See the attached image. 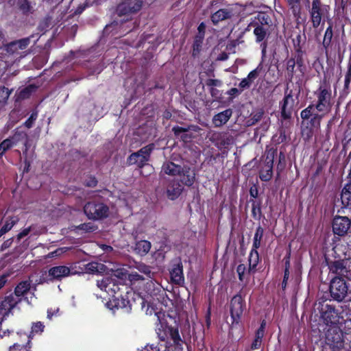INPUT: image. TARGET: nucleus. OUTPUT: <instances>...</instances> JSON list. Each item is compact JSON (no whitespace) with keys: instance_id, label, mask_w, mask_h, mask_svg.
Masks as SVG:
<instances>
[{"instance_id":"1","label":"nucleus","mask_w":351,"mask_h":351,"mask_svg":"<svg viewBox=\"0 0 351 351\" xmlns=\"http://www.w3.org/2000/svg\"><path fill=\"white\" fill-rule=\"evenodd\" d=\"M315 97L314 103L309 104L300 112L302 124L313 129L320 128L324 117L330 112L334 104L330 84L324 78L313 91Z\"/></svg>"},{"instance_id":"2","label":"nucleus","mask_w":351,"mask_h":351,"mask_svg":"<svg viewBox=\"0 0 351 351\" xmlns=\"http://www.w3.org/2000/svg\"><path fill=\"white\" fill-rule=\"evenodd\" d=\"M161 313H156V315L158 317V324L156 326V331L158 339L163 343H157L156 345L152 344L147 346L144 348V351H168V348L171 346L173 343L176 346H181L182 340L180 337L178 326L174 320V326L169 324L167 319H161Z\"/></svg>"},{"instance_id":"3","label":"nucleus","mask_w":351,"mask_h":351,"mask_svg":"<svg viewBox=\"0 0 351 351\" xmlns=\"http://www.w3.org/2000/svg\"><path fill=\"white\" fill-rule=\"evenodd\" d=\"M297 43H294L295 54L286 61V76L289 82H291L296 71L295 67L303 74L305 69L303 51L300 46L301 35L296 36Z\"/></svg>"},{"instance_id":"4","label":"nucleus","mask_w":351,"mask_h":351,"mask_svg":"<svg viewBox=\"0 0 351 351\" xmlns=\"http://www.w3.org/2000/svg\"><path fill=\"white\" fill-rule=\"evenodd\" d=\"M324 351H349L345 346L344 333L338 326H332L325 334Z\"/></svg>"},{"instance_id":"5","label":"nucleus","mask_w":351,"mask_h":351,"mask_svg":"<svg viewBox=\"0 0 351 351\" xmlns=\"http://www.w3.org/2000/svg\"><path fill=\"white\" fill-rule=\"evenodd\" d=\"M143 6V0H121L117 5L115 13L119 17H123L121 23L132 19V16L138 13Z\"/></svg>"},{"instance_id":"6","label":"nucleus","mask_w":351,"mask_h":351,"mask_svg":"<svg viewBox=\"0 0 351 351\" xmlns=\"http://www.w3.org/2000/svg\"><path fill=\"white\" fill-rule=\"evenodd\" d=\"M84 213L89 219L94 221L106 219L109 215V207L99 199H93L85 204Z\"/></svg>"},{"instance_id":"7","label":"nucleus","mask_w":351,"mask_h":351,"mask_svg":"<svg viewBox=\"0 0 351 351\" xmlns=\"http://www.w3.org/2000/svg\"><path fill=\"white\" fill-rule=\"evenodd\" d=\"M308 8L310 21L313 28H317L322 22L328 19L330 7L329 5L323 3L322 0H312Z\"/></svg>"},{"instance_id":"8","label":"nucleus","mask_w":351,"mask_h":351,"mask_svg":"<svg viewBox=\"0 0 351 351\" xmlns=\"http://www.w3.org/2000/svg\"><path fill=\"white\" fill-rule=\"evenodd\" d=\"M154 148L155 145L150 143L141 148L138 151L132 153L127 158L128 165H134L138 169L143 168L150 160L151 154Z\"/></svg>"},{"instance_id":"9","label":"nucleus","mask_w":351,"mask_h":351,"mask_svg":"<svg viewBox=\"0 0 351 351\" xmlns=\"http://www.w3.org/2000/svg\"><path fill=\"white\" fill-rule=\"evenodd\" d=\"M245 301L241 292L234 295L230 303V313L232 319V325H238L241 321L244 310Z\"/></svg>"},{"instance_id":"10","label":"nucleus","mask_w":351,"mask_h":351,"mask_svg":"<svg viewBox=\"0 0 351 351\" xmlns=\"http://www.w3.org/2000/svg\"><path fill=\"white\" fill-rule=\"evenodd\" d=\"M294 104L293 91L289 89V84H287L285 90L284 97L279 103L280 117L283 120H288L291 118Z\"/></svg>"},{"instance_id":"11","label":"nucleus","mask_w":351,"mask_h":351,"mask_svg":"<svg viewBox=\"0 0 351 351\" xmlns=\"http://www.w3.org/2000/svg\"><path fill=\"white\" fill-rule=\"evenodd\" d=\"M330 293L333 300L341 302L348 293V286L346 280L341 277L336 276L333 278L330 284Z\"/></svg>"},{"instance_id":"12","label":"nucleus","mask_w":351,"mask_h":351,"mask_svg":"<svg viewBox=\"0 0 351 351\" xmlns=\"http://www.w3.org/2000/svg\"><path fill=\"white\" fill-rule=\"evenodd\" d=\"M199 130V126L189 125L186 128L178 125L172 128V132L176 138L179 139L184 143H190L195 138V135L191 132H197Z\"/></svg>"},{"instance_id":"13","label":"nucleus","mask_w":351,"mask_h":351,"mask_svg":"<svg viewBox=\"0 0 351 351\" xmlns=\"http://www.w3.org/2000/svg\"><path fill=\"white\" fill-rule=\"evenodd\" d=\"M351 226V220L346 216L336 215L332 223V231L339 236L346 235Z\"/></svg>"},{"instance_id":"14","label":"nucleus","mask_w":351,"mask_h":351,"mask_svg":"<svg viewBox=\"0 0 351 351\" xmlns=\"http://www.w3.org/2000/svg\"><path fill=\"white\" fill-rule=\"evenodd\" d=\"M22 301L21 298H17L13 293L5 295L0 302V311L3 315H8L12 310Z\"/></svg>"},{"instance_id":"15","label":"nucleus","mask_w":351,"mask_h":351,"mask_svg":"<svg viewBox=\"0 0 351 351\" xmlns=\"http://www.w3.org/2000/svg\"><path fill=\"white\" fill-rule=\"evenodd\" d=\"M321 317L326 325L335 324L339 322V313L332 305L326 304L322 306Z\"/></svg>"},{"instance_id":"16","label":"nucleus","mask_w":351,"mask_h":351,"mask_svg":"<svg viewBox=\"0 0 351 351\" xmlns=\"http://www.w3.org/2000/svg\"><path fill=\"white\" fill-rule=\"evenodd\" d=\"M178 176L180 179L178 181L180 182L183 186H192L196 179L195 170L188 165H184L182 167V171L180 173L178 174Z\"/></svg>"},{"instance_id":"17","label":"nucleus","mask_w":351,"mask_h":351,"mask_svg":"<svg viewBox=\"0 0 351 351\" xmlns=\"http://www.w3.org/2000/svg\"><path fill=\"white\" fill-rule=\"evenodd\" d=\"M170 277L172 283L174 285L182 286L184 283L183 265L180 260L173 265L170 270Z\"/></svg>"},{"instance_id":"18","label":"nucleus","mask_w":351,"mask_h":351,"mask_svg":"<svg viewBox=\"0 0 351 351\" xmlns=\"http://www.w3.org/2000/svg\"><path fill=\"white\" fill-rule=\"evenodd\" d=\"M21 137L26 138L27 134L23 132H16L12 137L3 140L0 143V156H2L7 150L16 145L20 141Z\"/></svg>"},{"instance_id":"19","label":"nucleus","mask_w":351,"mask_h":351,"mask_svg":"<svg viewBox=\"0 0 351 351\" xmlns=\"http://www.w3.org/2000/svg\"><path fill=\"white\" fill-rule=\"evenodd\" d=\"M49 276L53 280H61L63 278L72 274L71 269L65 265L52 267L49 269Z\"/></svg>"},{"instance_id":"20","label":"nucleus","mask_w":351,"mask_h":351,"mask_svg":"<svg viewBox=\"0 0 351 351\" xmlns=\"http://www.w3.org/2000/svg\"><path fill=\"white\" fill-rule=\"evenodd\" d=\"M184 186L178 180H172L168 185L167 195L171 200L176 199L183 192Z\"/></svg>"},{"instance_id":"21","label":"nucleus","mask_w":351,"mask_h":351,"mask_svg":"<svg viewBox=\"0 0 351 351\" xmlns=\"http://www.w3.org/2000/svg\"><path fill=\"white\" fill-rule=\"evenodd\" d=\"M232 16L233 13L232 10L221 8L211 14L210 21L214 25H217L221 21L230 19Z\"/></svg>"},{"instance_id":"22","label":"nucleus","mask_w":351,"mask_h":351,"mask_svg":"<svg viewBox=\"0 0 351 351\" xmlns=\"http://www.w3.org/2000/svg\"><path fill=\"white\" fill-rule=\"evenodd\" d=\"M327 263L330 271L333 274H338L339 276H344L346 278H349V275H351V274H348V271L344 265L343 261L339 260L327 262Z\"/></svg>"},{"instance_id":"23","label":"nucleus","mask_w":351,"mask_h":351,"mask_svg":"<svg viewBox=\"0 0 351 351\" xmlns=\"http://www.w3.org/2000/svg\"><path fill=\"white\" fill-rule=\"evenodd\" d=\"M232 114V110L228 108L215 114L213 118V123L215 127H221L226 124Z\"/></svg>"},{"instance_id":"24","label":"nucleus","mask_w":351,"mask_h":351,"mask_svg":"<svg viewBox=\"0 0 351 351\" xmlns=\"http://www.w3.org/2000/svg\"><path fill=\"white\" fill-rule=\"evenodd\" d=\"M328 26L325 30L322 46L325 50V53L328 55V49L331 47L332 40L333 37V23L331 19L328 21Z\"/></svg>"},{"instance_id":"25","label":"nucleus","mask_w":351,"mask_h":351,"mask_svg":"<svg viewBox=\"0 0 351 351\" xmlns=\"http://www.w3.org/2000/svg\"><path fill=\"white\" fill-rule=\"evenodd\" d=\"M182 167L171 161H165L162 165L161 171L170 176H176L180 173Z\"/></svg>"},{"instance_id":"26","label":"nucleus","mask_w":351,"mask_h":351,"mask_svg":"<svg viewBox=\"0 0 351 351\" xmlns=\"http://www.w3.org/2000/svg\"><path fill=\"white\" fill-rule=\"evenodd\" d=\"M125 286V284L121 282V279L112 277V282H110V284L108 285L107 293L112 295L113 298H118V295L122 294L121 287H124Z\"/></svg>"},{"instance_id":"27","label":"nucleus","mask_w":351,"mask_h":351,"mask_svg":"<svg viewBox=\"0 0 351 351\" xmlns=\"http://www.w3.org/2000/svg\"><path fill=\"white\" fill-rule=\"evenodd\" d=\"M258 248L252 247L248 258L249 267L247 274H254L256 271V267L259 263V254L258 252Z\"/></svg>"},{"instance_id":"28","label":"nucleus","mask_w":351,"mask_h":351,"mask_svg":"<svg viewBox=\"0 0 351 351\" xmlns=\"http://www.w3.org/2000/svg\"><path fill=\"white\" fill-rule=\"evenodd\" d=\"M151 247L152 244L149 241L141 240L135 243L134 252L135 254L143 256L149 252Z\"/></svg>"},{"instance_id":"29","label":"nucleus","mask_w":351,"mask_h":351,"mask_svg":"<svg viewBox=\"0 0 351 351\" xmlns=\"http://www.w3.org/2000/svg\"><path fill=\"white\" fill-rule=\"evenodd\" d=\"M250 25L254 27V34L256 36V42L261 43L264 41L269 35V28L263 26L262 25H254L250 23Z\"/></svg>"},{"instance_id":"30","label":"nucleus","mask_w":351,"mask_h":351,"mask_svg":"<svg viewBox=\"0 0 351 351\" xmlns=\"http://www.w3.org/2000/svg\"><path fill=\"white\" fill-rule=\"evenodd\" d=\"M342 204L351 209V181L347 183L343 188L341 193Z\"/></svg>"},{"instance_id":"31","label":"nucleus","mask_w":351,"mask_h":351,"mask_svg":"<svg viewBox=\"0 0 351 351\" xmlns=\"http://www.w3.org/2000/svg\"><path fill=\"white\" fill-rule=\"evenodd\" d=\"M293 17L298 20L301 18L302 7L300 0H287Z\"/></svg>"},{"instance_id":"32","label":"nucleus","mask_w":351,"mask_h":351,"mask_svg":"<svg viewBox=\"0 0 351 351\" xmlns=\"http://www.w3.org/2000/svg\"><path fill=\"white\" fill-rule=\"evenodd\" d=\"M274 165L264 163V167L259 171V178L263 182L269 181L273 176Z\"/></svg>"},{"instance_id":"33","label":"nucleus","mask_w":351,"mask_h":351,"mask_svg":"<svg viewBox=\"0 0 351 351\" xmlns=\"http://www.w3.org/2000/svg\"><path fill=\"white\" fill-rule=\"evenodd\" d=\"M17 216L9 217L7 218L4 225L0 228V238L8 232L19 222Z\"/></svg>"},{"instance_id":"34","label":"nucleus","mask_w":351,"mask_h":351,"mask_svg":"<svg viewBox=\"0 0 351 351\" xmlns=\"http://www.w3.org/2000/svg\"><path fill=\"white\" fill-rule=\"evenodd\" d=\"M30 289V283L27 281H21L15 287L14 294L17 298H23L25 294H27Z\"/></svg>"},{"instance_id":"35","label":"nucleus","mask_w":351,"mask_h":351,"mask_svg":"<svg viewBox=\"0 0 351 351\" xmlns=\"http://www.w3.org/2000/svg\"><path fill=\"white\" fill-rule=\"evenodd\" d=\"M250 202L252 204V216L255 220H260L263 217L261 210V199H250Z\"/></svg>"},{"instance_id":"36","label":"nucleus","mask_w":351,"mask_h":351,"mask_svg":"<svg viewBox=\"0 0 351 351\" xmlns=\"http://www.w3.org/2000/svg\"><path fill=\"white\" fill-rule=\"evenodd\" d=\"M350 83H351V57L349 58L347 71L345 73L344 84L343 87V92L345 94H348L350 90Z\"/></svg>"},{"instance_id":"37","label":"nucleus","mask_w":351,"mask_h":351,"mask_svg":"<svg viewBox=\"0 0 351 351\" xmlns=\"http://www.w3.org/2000/svg\"><path fill=\"white\" fill-rule=\"evenodd\" d=\"M20 335H22V333H19ZM23 335L27 339V342L26 345H22L19 344L18 343H15L13 344V346L10 347V351H30V341H31V337L30 335H27L26 333H23Z\"/></svg>"},{"instance_id":"38","label":"nucleus","mask_w":351,"mask_h":351,"mask_svg":"<svg viewBox=\"0 0 351 351\" xmlns=\"http://www.w3.org/2000/svg\"><path fill=\"white\" fill-rule=\"evenodd\" d=\"M113 300L117 308H125L127 311L132 309L130 300L128 298H125L122 294L118 295V298H113Z\"/></svg>"},{"instance_id":"39","label":"nucleus","mask_w":351,"mask_h":351,"mask_svg":"<svg viewBox=\"0 0 351 351\" xmlns=\"http://www.w3.org/2000/svg\"><path fill=\"white\" fill-rule=\"evenodd\" d=\"M38 86L31 84L23 88L22 90H20L19 93V97L21 99H25L29 98L32 94L36 91Z\"/></svg>"},{"instance_id":"40","label":"nucleus","mask_w":351,"mask_h":351,"mask_svg":"<svg viewBox=\"0 0 351 351\" xmlns=\"http://www.w3.org/2000/svg\"><path fill=\"white\" fill-rule=\"evenodd\" d=\"M264 234V229L260 225L256 228L253 239L252 247L259 248L261 245V241Z\"/></svg>"},{"instance_id":"41","label":"nucleus","mask_w":351,"mask_h":351,"mask_svg":"<svg viewBox=\"0 0 351 351\" xmlns=\"http://www.w3.org/2000/svg\"><path fill=\"white\" fill-rule=\"evenodd\" d=\"M258 22L251 23L254 25H262L263 26L269 28L271 23V20L269 16L265 13H259L258 14Z\"/></svg>"},{"instance_id":"42","label":"nucleus","mask_w":351,"mask_h":351,"mask_svg":"<svg viewBox=\"0 0 351 351\" xmlns=\"http://www.w3.org/2000/svg\"><path fill=\"white\" fill-rule=\"evenodd\" d=\"M104 267V264L96 262H91L86 265L85 269L90 274H94L96 272H99V271L101 270Z\"/></svg>"},{"instance_id":"43","label":"nucleus","mask_w":351,"mask_h":351,"mask_svg":"<svg viewBox=\"0 0 351 351\" xmlns=\"http://www.w3.org/2000/svg\"><path fill=\"white\" fill-rule=\"evenodd\" d=\"M19 9L24 14H28L32 10V5L28 0H19L17 2Z\"/></svg>"},{"instance_id":"44","label":"nucleus","mask_w":351,"mask_h":351,"mask_svg":"<svg viewBox=\"0 0 351 351\" xmlns=\"http://www.w3.org/2000/svg\"><path fill=\"white\" fill-rule=\"evenodd\" d=\"M272 140L276 144H280L285 142L287 141L285 130L280 128L278 130V134L274 135Z\"/></svg>"},{"instance_id":"45","label":"nucleus","mask_w":351,"mask_h":351,"mask_svg":"<svg viewBox=\"0 0 351 351\" xmlns=\"http://www.w3.org/2000/svg\"><path fill=\"white\" fill-rule=\"evenodd\" d=\"M277 154V149L270 148L266 151V158L265 162L270 165H274V158Z\"/></svg>"},{"instance_id":"46","label":"nucleus","mask_w":351,"mask_h":351,"mask_svg":"<svg viewBox=\"0 0 351 351\" xmlns=\"http://www.w3.org/2000/svg\"><path fill=\"white\" fill-rule=\"evenodd\" d=\"M254 80H253L250 76L247 75L246 77L242 79L239 84V88L241 90L249 89Z\"/></svg>"},{"instance_id":"47","label":"nucleus","mask_w":351,"mask_h":351,"mask_svg":"<svg viewBox=\"0 0 351 351\" xmlns=\"http://www.w3.org/2000/svg\"><path fill=\"white\" fill-rule=\"evenodd\" d=\"M5 50L10 54H14L21 50L18 47V44L16 40L12 41L5 45Z\"/></svg>"},{"instance_id":"48","label":"nucleus","mask_w":351,"mask_h":351,"mask_svg":"<svg viewBox=\"0 0 351 351\" xmlns=\"http://www.w3.org/2000/svg\"><path fill=\"white\" fill-rule=\"evenodd\" d=\"M77 228L80 230H84L86 232H93L95 231L97 228V226L95 225H93L92 223H81L77 226Z\"/></svg>"},{"instance_id":"49","label":"nucleus","mask_w":351,"mask_h":351,"mask_svg":"<svg viewBox=\"0 0 351 351\" xmlns=\"http://www.w3.org/2000/svg\"><path fill=\"white\" fill-rule=\"evenodd\" d=\"M266 327V321L263 319L261 324L259 328L256 330L255 332V338L258 339L263 341V338L265 335V330Z\"/></svg>"},{"instance_id":"50","label":"nucleus","mask_w":351,"mask_h":351,"mask_svg":"<svg viewBox=\"0 0 351 351\" xmlns=\"http://www.w3.org/2000/svg\"><path fill=\"white\" fill-rule=\"evenodd\" d=\"M263 69V61H261L256 68L251 71L247 75L250 76L253 80H255Z\"/></svg>"},{"instance_id":"51","label":"nucleus","mask_w":351,"mask_h":351,"mask_svg":"<svg viewBox=\"0 0 351 351\" xmlns=\"http://www.w3.org/2000/svg\"><path fill=\"white\" fill-rule=\"evenodd\" d=\"M37 117L38 112L36 110L33 111L29 117L25 121L23 125L28 129L32 128Z\"/></svg>"},{"instance_id":"52","label":"nucleus","mask_w":351,"mask_h":351,"mask_svg":"<svg viewBox=\"0 0 351 351\" xmlns=\"http://www.w3.org/2000/svg\"><path fill=\"white\" fill-rule=\"evenodd\" d=\"M10 90L5 87L2 86L0 88V102L6 103L7 100L8 99L10 95Z\"/></svg>"},{"instance_id":"53","label":"nucleus","mask_w":351,"mask_h":351,"mask_svg":"<svg viewBox=\"0 0 351 351\" xmlns=\"http://www.w3.org/2000/svg\"><path fill=\"white\" fill-rule=\"evenodd\" d=\"M112 282V277H105L101 281H97V286L101 289L107 292L108 285Z\"/></svg>"},{"instance_id":"54","label":"nucleus","mask_w":351,"mask_h":351,"mask_svg":"<svg viewBox=\"0 0 351 351\" xmlns=\"http://www.w3.org/2000/svg\"><path fill=\"white\" fill-rule=\"evenodd\" d=\"M234 143V138L231 135H223L220 138V145L226 147L232 145Z\"/></svg>"},{"instance_id":"55","label":"nucleus","mask_w":351,"mask_h":351,"mask_svg":"<svg viewBox=\"0 0 351 351\" xmlns=\"http://www.w3.org/2000/svg\"><path fill=\"white\" fill-rule=\"evenodd\" d=\"M202 44L203 43H202L193 40V46H192V47H193L192 56L193 58H196V57L199 56V53L202 48Z\"/></svg>"},{"instance_id":"56","label":"nucleus","mask_w":351,"mask_h":351,"mask_svg":"<svg viewBox=\"0 0 351 351\" xmlns=\"http://www.w3.org/2000/svg\"><path fill=\"white\" fill-rule=\"evenodd\" d=\"M98 181L95 176L89 175L84 182V185L87 187L94 188L97 185Z\"/></svg>"},{"instance_id":"57","label":"nucleus","mask_w":351,"mask_h":351,"mask_svg":"<svg viewBox=\"0 0 351 351\" xmlns=\"http://www.w3.org/2000/svg\"><path fill=\"white\" fill-rule=\"evenodd\" d=\"M45 328V325L41 322H37L33 323L32 326V333H40L43 332Z\"/></svg>"},{"instance_id":"58","label":"nucleus","mask_w":351,"mask_h":351,"mask_svg":"<svg viewBox=\"0 0 351 351\" xmlns=\"http://www.w3.org/2000/svg\"><path fill=\"white\" fill-rule=\"evenodd\" d=\"M247 269L244 264H239L237 267V272L238 274L239 280L241 282L244 280V276Z\"/></svg>"},{"instance_id":"59","label":"nucleus","mask_w":351,"mask_h":351,"mask_svg":"<svg viewBox=\"0 0 351 351\" xmlns=\"http://www.w3.org/2000/svg\"><path fill=\"white\" fill-rule=\"evenodd\" d=\"M16 41L18 44V47H19V49L21 50H23V49H25L29 45L30 38H24L19 39V40H16Z\"/></svg>"},{"instance_id":"60","label":"nucleus","mask_w":351,"mask_h":351,"mask_svg":"<svg viewBox=\"0 0 351 351\" xmlns=\"http://www.w3.org/2000/svg\"><path fill=\"white\" fill-rule=\"evenodd\" d=\"M205 84L210 88L211 87L220 86L221 85V81L217 79H208Z\"/></svg>"},{"instance_id":"61","label":"nucleus","mask_w":351,"mask_h":351,"mask_svg":"<svg viewBox=\"0 0 351 351\" xmlns=\"http://www.w3.org/2000/svg\"><path fill=\"white\" fill-rule=\"evenodd\" d=\"M32 228L27 227L25 229H23L21 232H19L16 236V239L18 241H20L21 239H22L23 237H26L29 234V233L31 232Z\"/></svg>"},{"instance_id":"62","label":"nucleus","mask_w":351,"mask_h":351,"mask_svg":"<svg viewBox=\"0 0 351 351\" xmlns=\"http://www.w3.org/2000/svg\"><path fill=\"white\" fill-rule=\"evenodd\" d=\"M10 276L9 273L0 274V290L5 285Z\"/></svg>"},{"instance_id":"63","label":"nucleus","mask_w":351,"mask_h":351,"mask_svg":"<svg viewBox=\"0 0 351 351\" xmlns=\"http://www.w3.org/2000/svg\"><path fill=\"white\" fill-rule=\"evenodd\" d=\"M138 269L141 272V273H143L147 276H149V274H152V271H151V269H150V267L149 266H147L145 264H142V265H138Z\"/></svg>"},{"instance_id":"64","label":"nucleus","mask_w":351,"mask_h":351,"mask_svg":"<svg viewBox=\"0 0 351 351\" xmlns=\"http://www.w3.org/2000/svg\"><path fill=\"white\" fill-rule=\"evenodd\" d=\"M243 90H241L239 88H231L228 90L227 94L230 97H234L239 95H240Z\"/></svg>"}]
</instances>
